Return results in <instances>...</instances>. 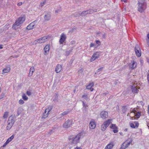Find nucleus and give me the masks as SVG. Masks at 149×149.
Returning a JSON list of instances; mask_svg holds the SVG:
<instances>
[{"label": "nucleus", "mask_w": 149, "mask_h": 149, "mask_svg": "<svg viewBox=\"0 0 149 149\" xmlns=\"http://www.w3.org/2000/svg\"><path fill=\"white\" fill-rule=\"evenodd\" d=\"M125 145L126 146V148H127L130 145V144H129L127 142H126V144H125Z\"/></svg>", "instance_id": "nucleus-56"}, {"label": "nucleus", "mask_w": 149, "mask_h": 149, "mask_svg": "<svg viewBox=\"0 0 149 149\" xmlns=\"http://www.w3.org/2000/svg\"><path fill=\"white\" fill-rule=\"evenodd\" d=\"M25 20V19L24 17H19L18 19L16 20L15 23L13 24L12 28L15 29L16 26H18L22 24Z\"/></svg>", "instance_id": "nucleus-3"}, {"label": "nucleus", "mask_w": 149, "mask_h": 149, "mask_svg": "<svg viewBox=\"0 0 149 149\" xmlns=\"http://www.w3.org/2000/svg\"><path fill=\"white\" fill-rule=\"evenodd\" d=\"M135 113H133L134 116L137 118H139L141 116V111H136Z\"/></svg>", "instance_id": "nucleus-21"}, {"label": "nucleus", "mask_w": 149, "mask_h": 149, "mask_svg": "<svg viewBox=\"0 0 149 149\" xmlns=\"http://www.w3.org/2000/svg\"><path fill=\"white\" fill-rule=\"evenodd\" d=\"M62 70L61 66L59 64H58L55 68V71L56 73L60 72Z\"/></svg>", "instance_id": "nucleus-14"}, {"label": "nucleus", "mask_w": 149, "mask_h": 149, "mask_svg": "<svg viewBox=\"0 0 149 149\" xmlns=\"http://www.w3.org/2000/svg\"><path fill=\"white\" fill-rule=\"evenodd\" d=\"M111 119H109L105 121L103 124L107 127L111 123Z\"/></svg>", "instance_id": "nucleus-17"}, {"label": "nucleus", "mask_w": 149, "mask_h": 149, "mask_svg": "<svg viewBox=\"0 0 149 149\" xmlns=\"http://www.w3.org/2000/svg\"><path fill=\"white\" fill-rule=\"evenodd\" d=\"M82 102L83 103V107L86 108V107H88V105L87 104H86L83 101H82Z\"/></svg>", "instance_id": "nucleus-45"}, {"label": "nucleus", "mask_w": 149, "mask_h": 149, "mask_svg": "<svg viewBox=\"0 0 149 149\" xmlns=\"http://www.w3.org/2000/svg\"><path fill=\"white\" fill-rule=\"evenodd\" d=\"M127 111V109L126 108L125 106H123L122 107V111L123 113H125Z\"/></svg>", "instance_id": "nucleus-30"}, {"label": "nucleus", "mask_w": 149, "mask_h": 149, "mask_svg": "<svg viewBox=\"0 0 149 149\" xmlns=\"http://www.w3.org/2000/svg\"><path fill=\"white\" fill-rule=\"evenodd\" d=\"M8 122L14 124L15 122V118L12 116H10L8 118Z\"/></svg>", "instance_id": "nucleus-16"}, {"label": "nucleus", "mask_w": 149, "mask_h": 149, "mask_svg": "<svg viewBox=\"0 0 149 149\" xmlns=\"http://www.w3.org/2000/svg\"><path fill=\"white\" fill-rule=\"evenodd\" d=\"M96 126V124L95 122H91L89 123V127L91 129H94Z\"/></svg>", "instance_id": "nucleus-18"}, {"label": "nucleus", "mask_w": 149, "mask_h": 149, "mask_svg": "<svg viewBox=\"0 0 149 149\" xmlns=\"http://www.w3.org/2000/svg\"><path fill=\"white\" fill-rule=\"evenodd\" d=\"M129 67L132 69H135L137 66V63L134 61H133L131 63H130L129 64Z\"/></svg>", "instance_id": "nucleus-12"}, {"label": "nucleus", "mask_w": 149, "mask_h": 149, "mask_svg": "<svg viewBox=\"0 0 149 149\" xmlns=\"http://www.w3.org/2000/svg\"><path fill=\"white\" fill-rule=\"evenodd\" d=\"M84 70L82 68H81L79 69L78 70V72L80 73H81L83 72Z\"/></svg>", "instance_id": "nucleus-53"}, {"label": "nucleus", "mask_w": 149, "mask_h": 149, "mask_svg": "<svg viewBox=\"0 0 149 149\" xmlns=\"http://www.w3.org/2000/svg\"><path fill=\"white\" fill-rule=\"evenodd\" d=\"M95 42H96V43L97 44H98V45H100L101 42H100V40H96L95 41Z\"/></svg>", "instance_id": "nucleus-49"}, {"label": "nucleus", "mask_w": 149, "mask_h": 149, "mask_svg": "<svg viewBox=\"0 0 149 149\" xmlns=\"http://www.w3.org/2000/svg\"><path fill=\"white\" fill-rule=\"evenodd\" d=\"M66 38V35L64 33H62L61 35L60 38L59 40L60 44H63V42L65 40Z\"/></svg>", "instance_id": "nucleus-8"}, {"label": "nucleus", "mask_w": 149, "mask_h": 149, "mask_svg": "<svg viewBox=\"0 0 149 149\" xmlns=\"http://www.w3.org/2000/svg\"><path fill=\"white\" fill-rule=\"evenodd\" d=\"M147 45L149 46V39H147Z\"/></svg>", "instance_id": "nucleus-61"}, {"label": "nucleus", "mask_w": 149, "mask_h": 149, "mask_svg": "<svg viewBox=\"0 0 149 149\" xmlns=\"http://www.w3.org/2000/svg\"><path fill=\"white\" fill-rule=\"evenodd\" d=\"M92 10L93 13L96 12L97 11V9L95 8L92 9Z\"/></svg>", "instance_id": "nucleus-55"}, {"label": "nucleus", "mask_w": 149, "mask_h": 149, "mask_svg": "<svg viewBox=\"0 0 149 149\" xmlns=\"http://www.w3.org/2000/svg\"><path fill=\"white\" fill-rule=\"evenodd\" d=\"M14 135L13 134L11 137H9L8 139V140H9V141H10L14 138Z\"/></svg>", "instance_id": "nucleus-41"}, {"label": "nucleus", "mask_w": 149, "mask_h": 149, "mask_svg": "<svg viewBox=\"0 0 149 149\" xmlns=\"http://www.w3.org/2000/svg\"><path fill=\"white\" fill-rule=\"evenodd\" d=\"M88 12H87V10L84 11L82 12L81 13H78V16H85L87 14H88Z\"/></svg>", "instance_id": "nucleus-24"}, {"label": "nucleus", "mask_w": 149, "mask_h": 149, "mask_svg": "<svg viewBox=\"0 0 149 149\" xmlns=\"http://www.w3.org/2000/svg\"><path fill=\"white\" fill-rule=\"evenodd\" d=\"M7 144V143H6V142H5V143L2 146V147H4L6 146Z\"/></svg>", "instance_id": "nucleus-60"}, {"label": "nucleus", "mask_w": 149, "mask_h": 149, "mask_svg": "<svg viewBox=\"0 0 149 149\" xmlns=\"http://www.w3.org/2000/svg\"><path fill=\"white\" fill-rule=\"evenodd\" d=\"M95 46L96 45L94 43H91L90 44V47H95Z\"/></svg>", "instance_id": "nucleus-51"}, {"label": "nucleus", "mask_w": 149, "mask_h": 149, "mask_svg": "<svg viewBox=\"0 0 149 149\" xmlns=\"http://www.w3.org/2000/svg\"><path fill=\"white\" fill-rule=\"evenodd\" d=\"M37 21L35 20L30 24L26 27V29L28 30H31L33 29L37 23Z\"/></svg>", "instance_id": "nucleus-7"}, {"label": "nucleus", "mask_w": 149, "mask_h": 149, "mask_svg": "<svg viewBox=\"0 0 149 149\" xmlns=\"http://www.w3.org/2000/svg\"><path fill=\"white\" fill-rule=\"evenodd\" d=\"M107 128V127L105 126L104 125V124H102V125L101 127V130L103 131H105L106 128Z\"/></svg>", "instance_id": "nucleus-32"}, {"label": "nucleus", "mask_w": 149, "mask_h": 149, "mask_svg": "<svg viewBox=\"0 0 149 149\" xmlns=\"http://www.w3.org/2000/svg\"><path fill=\"white\" fill-rule=\"evenodd\" d=\"M22 112V110L21 109H18L17 111V116L19 115Z\"/></svg>", "instance_id": "nucleus-35"}, {"label": "nucleus", "mask_w": 149, "mask_h": 149, "mask_svg": "<svg viewBox=\"0 0 149 149\" xmlns=\"http://www.w3.org/2000/svg\"><path fill=\"white\" fill-rule=\"evenodd\" d=\"M88 12V14H90L91 13H93L92 9H90L89 10H87Z\"/></svg>", "instance_id": "nucleus-50"}, {"label": "nucleus", "mask_w": 149, "mask_h": 149, "mask_svg": "<svg viewBox=\"0 0 149 149\" xmlns=\"http://www.w3.org/2000/svg\"><path fill=\"white\" fill-rule=\"evenodd\" d=\"M26 94L29 96L31 95V93L30 92L27 91L26 92Z\"/></svg>", "instance_id": "nucleus-54"}, {"label": "nucleus", "mask_w": 149, "mask_h": 149, "mask_svg": "<svg viewBox=\"0 0 149 149\" xmlns=\"http://www.w3.org/2000/svg\"><path fill=\"white\" fill-rule=\"evenodd\" d=\"M136 111H141L140 109H139L138 107L136 108H134V109H131L130 111L131 112H130V114H133V113H136Z\"/></svg>", "instance_id": "nucleus-19"}, {"label": "nucleus", "mask_w": 149, "mask_h": 149, "mask_svg": "<svg viewBox=\"0 0 149 149\" xmlns=\"http://www.w3.org/2000/svg\"><path fill=\"white\" fill-rule=\"evenodd\" d=\"M114 146L113 143L111 142L108 144L105 147V149H111Z\"/></svg>", "instance_id": "nucleus-20"}, {"label": "nucleus", "mask_w": 149, "mask_h": 149, "mask_svg": "<svg viewBox=\"0 0 149 149\" xmlns=\"http://www.w3.org/2000/svg\"><path fill=\"white\" fill-rule=\"evenodd\" d=\"M61 10V8H59L57 9H56L55 11V12L56 13H57L59 12H60Z\"/></svg>", "instance_id": "nucleus-40"}, {"label": "nucleus", "mask_w": 149, "mask_h": 149, "mask_svg": "<svg viewBox=\"0 0 149 149\" xmlns=\"http://www.w3.org/2000/svg\"><path fill=\"white\" fill-rule=\"evenodd\" d=\"M10 142V141H9V140H8V139L5 142L6 143L8 144Z\"/></svg>", "instance_id": "nucleus-59"}, {"label": "nucleus", "mask_w": 149, "mask_h": 149, "mask_svg": "<svg viewBox=\"0 0 149 149\" xmlns=\"http://www.w3.org/2000/svg\"><path fill=\"white\" fill-rule=\"evenodd\" d=\"M34 71V68L33 67H32L30 69V72L29 74V77L31 76Z\"/></svg>", "instance_id": "nucleus-23"}, {"label": "nucleus", "mask_w": 149, "mask_h": 149, "mask_svg": "<svg viewBox=\"0 0 149 149\" xmlns=\"http://www.w3.org/2000/svg\"><path fill=\"white\" fill-rule=\"evenodd\" d=\"M48 40V36H45L38 40H35L33 42V44H36L37 43H44L47 41Z\"/></svg>", "instance_id": "nucleus-4"}, {"label": "nucleus", "mask_w": 149, "mask_h": 149, "mask_svg": "<svg viewBox=\"0 0 149 149\" xmlns=\"http://www.w3.org/2000/svg\"><path fill=\"white\" fill-rule=\"evenodd\" d=\"M22 98L24 100H27L28 99V97H27V96L25 95V94H24L23 95H22Z\"/></svg>", "instance_id": "nucleus-38"}, {"label": "nucleus", "mask_w": 149, "mask_h": 149, "mask_svg": "<svg viewBox=\"0 0 149 149\" xmlns=\"http://www.w3.org/2000/svg\"><path fill=\"white\" fill-rule=\"evenodd\" d=\"M137 84V83H134L133 84L132 86L131 89L132 92L134 93H138V90L137 89L138 87Z\"/></svg>", "instance_id": "nucleus-10"}, {"label": "nucleus", "mask_w": 149, "mask_h": 149, "mask_svg": "<svg viewBox=\"0 0 149 149\" xmlns=\"http://www.w3.org/2000/svg\"><path fill=\"white\" fill-rule=\"evenodd\" d=\"M110 127L113 130L117 128V127L116 126V125L112 124L111 126H110Z\"/></svg>", "instance_id": "nucleus-36"}, {"label": "nucleus", "mask_w": 149, "mask_h": 149, "mask_svg": "<svg viewBox=\"0 0 149 149\" xmlns=\"http://www.w3.org/2000/svg\"><path fill=\"white\" fill-rule=\"evenodd\" d=\"M137 46H136L134 48L135 51L136 56L138 57H139L141 56V51L138 45H137Z\"/></svg>", "instance_id": "nucleus-9"}, {"label": "nucleus", "mask_w": 149, "mask_h": 149, "mask_svg": "<svg viewBox=\"0 0 149 149\" xmlns=\"http://www.w3.org/2000/svg\"><path fill=\"white\" fill-rule=\"evenodd\" d=\"M8 112H5L4 114L3 115V117L4 118H7L8 117Z\"/></svg>", "instance_id": "nucleus-39"}, {"label": "nucleus", "mask_w": 149, "mask_h": 149, "mask_svg": "<svg viewBox=\"0 0 149 149\" xmlns=\"http://www.w3.org/2000/svg\"><path fill=\"white\" fill-rule=\"evenodd\" d=\"M148 114L149 115V105L148 106Z\"/></svg>", "instance_id": "nucleus-64"}, {"label": "nucleus", "mask_w": 149, "mask_h": 149, "mask_svg": "<svg viewBox=\"0 0 149 149\" xmlns=\"http://www.w3.org/2000/svg\"><path fill=\"white\" fill-rule=\"evenodd\" d=\"M118 128L114 129L113 130V132L114 133H117L118 132Z\"/></svg>", "instance_id": "nucleus-48"}, {"label": "nucleus", "mask_w": 149, "mask_h": 149, "mask_svg": "<svg viewBox=\"0 0 149 149\" xmlns=\"http://www.w3.org/2000/svg\"><path fill=\"white\" fill-rule=\"evenodd\" d=\"M101 117L103 119H106L108 117V113L106 111H102L100 114Z\"/></svg>", "instance_id": "nucleus-11"}, {"label": "nucleus", "mask_w": 149, "mask_h": 149, "mask_svg": "<svg viewBox=\"0 0 149 149\" xmlns=\"http://www.w3.org/2000/svg\"><path fill=\"white\" fill-rule=\"evenodd\" d=\"M50 46L49 45H47L45 46L44 49V54L45 55H47L50 49L49 48Z\"/></svg>", "instance_id": "nucleus-13"}, {"label": "nucleus", "mask_w": 149, "mask_h": 149, "mask_svg": "<svg viewBox=\"0 0 149 149\" xmlns=\"http://www.w3.org/2000/svg\"><path fill=\"white\" fill-rule=\"evenodd\" d=\"M103 68V67H101V68H100L98 69L97 70V72H100V71H102V70Z\"/></svg>", "instance_id": "nucleus-47"}, {"label": "nucleus", "mask_w": 149, "mask_h": 149, "mask_svg": "<svg viewBox=\"0 0 149 149\" xmlns=\"http://www.w3.org/2000/svg\"><path fill=\"white\" fill-rule=\"evenodd\" d=\"M8 122V123L7 125V126L6 127V129L7 130H9L11 128V127L13 126V123H10V122Z\"/></svg>", "instance_id": "nucleus-27"}, {"label": "nucleus", "mask_w": 149, "mask_h": 149, "mask_svg": "<svg viewBox=\"0 0 149 149\" xmlns=\"http://www.w3.org/2000/svg\"><path fill=\"white\" fill-rule=\"evenodd\" d=\"M48 114V113H47L46 112H45V111L43 113V116L42 117V118L44 119L46 118L47 117Z\"/></svg>", "instance_id": "nucleus-29"}, {"label": "nucleus", "mask_w": 149, "mask_h": 149, "mask_svg": "<svg viewBox=\"0 0 149 149\" xmlns=\"http://www.w3.org/2000/svg\"><path fill=\"white\" fill-rule=\"evenodd\" d=\"M4 95H5L4 93H1L0 95L1 97H0V99H2V98H3L4 97Z\"/></svg>", "instance_id": "nucleus-52"}, {"label": "nucleus", "mask_w": 149, "mask_h": 149, "mask_svg": "<svg viewBox=\"0 0 149 149\" xmlns=\"http://www.w3.org/2000/svg\"><path fill=\"white\" fill-rule=\"evenodd\" d=\"M51 18V16L49 13H47L44 16L45 20L46 21H48Z\"/></svg>", "instance_id": "nucleus-22"}, {"label": "nucleus", "mask_w": 149, "mask_h": 149, "mask_svg": "<svg viewBox=\"0 0 149 149\" xmlns=\"http://www.w3.org/2000/svg\"><path fill=\"white\" fill-rule=\"evenodd\" d=\"M94 86V83L93 82L90 83L86 87V88L88 89H89L91 91H93V89L92 88V87Z\"/></svg>", "instance_id": "nucleus-15"}, {"label": "nucleus", "mask_w": 149, "mask_h": 149, "mask_svg": "<svg viewBox=\"0 0 149 149\" xmlns=\"http://www.w3.org/2000/svg\"><path fill=\"white\" fill-rule=\"evenodd\" d=\"M70 111H66L63 112L62 113H61V115L63 116H64L67 114L70 113Z\"/></svg>", "instance_id": "nucleus-34"}, {"label": "nucleus", "mask_w": 149, "mask_h": 149, "mask_svg": "<svg viewBox=\"0 0 149 149\" xmlns=\"http://www.w3.org/2000/svg\"><path fill=\"white\" fill-rule=\"evenodd\" d=\"M78 13H76L75 14V16L76 17H79V16H77V15H78Z\"/></svg>", "instance_id": "nucleus-62"}, {"label": "nucleus", "mask_w": 149, "mask_h": 149, "mask_svg": "<svg viewBox=\"0 0 149 149\" xmlns=\"http://www.w3.org/2000/svg\"><path fill=\"white\" fill-rule=\"evenodd\" d=\"M125 141H127V143L130 144L131 143H132V142L133 141V140L132 138H129Z\"/></svg>", "instance_id": "nucleus-33"}, {"label": "nucleus", "mask_w": 149, "mask_h": 149, "mask_svg": "<svg viewBox=\"0 0 149 149\" xmlns=\"http://www.w3.org/2000/svg\"><path fill=\"white\" fill-rule=\"evenodd\" d=\"M52 109H51V107H48L46 109L45 111V112H47V113H48L50 111H51V110Z\"/></svg>", "instance_id": "nucleus-37"}, {"label": "nucleus", "mask_w": 149, "mask_h": 149, "mask_svg": "<svg viewBox=\"0 0 149 149\" xmlns=\"http://www.w3.org/2000/svg\"><path fill=\"white\" fill-rule=\"evenodd\" d=\"M82 98H84V99L86 100H87L88 99V97L87 94L83 95L82 96Z\"/></svg>", "instance_id": "nucleus-31"}, {"label": "nucleus", "mask_w": 149, "mask_h": 149, "mask_svg": "<svg viewBox=\"0 0 149 149\" xmlns=\"http://www.w3.org/2000/svg\"><path fill=\"white\" fill-rule=\"evenodd\" d=\"M147 80L149 79V73L148 74L147 76Z\"/></svg>", "instance_id": "nucleus-63"}, {"label": "nucleus", "mask_w": 149, "mask_h": 149, "mask_svg": "<svg viewBox=\"0 0 149 149\" xmlns=\"http://www.w3.org/2000/svg\"><path fill=\"white\" fill-rule=\"evenodd\" d=\"M22 4V2H19L17 3V6H21Z\"/></svg>", "instance_id": "nucleus-58"}, {"label": "nucleus", "mask_w": 149, "mask_h": 149, "mask_svg": "<svg viewBox=\"0 0 149 149\" xmlns=\"http://www.w3.org/2000/svg\"><path fill=\"white\" fill-rule=\"evenodd\" d=\"M134 124H135V127H137L139 125V123L138 122H134Z\"/></svg>", "instance_id": "nucleus-42"}, {"label": "nucleus", "mask_w": 149, "mask_h": 149, "mask_svg": "<svg viewBox=\"0 0 149 149\" xmlns=\"http://www.w3.org/2000/svg\"><path fill=\"white\" fill-rule=\"evenodd\" d=\"M58 95L55 94L53 97V101L55 102H58Z\"/></svg>", "instance_id": "nucleus-25"}, {"label": "nucleus", "mask_w": 149, "mask_h": 149, "mask_svg": "<svg viewBox=\"0 0 149 149\" xmlns=\"http://www.w3.org/2000/svg\"><path fill=\"white\" fill-rule=\"evenodd\" d=\"M54 132V130H52L50 132L48 133L50 135L52 132Z\"/></svg>", "instance_id": "nucleus-57"}, {"label": "nucleus", "mask_w": 149, "mask_h": 149, "mask_svg": "<svg viewBox=\"0 0 149 149\" xmlns=\"http://www.w3.org/2000/svg\"><path fill=\"white\" fill-rule=\"evenodd\" d=\"M82 135V133H80L76 135L70 136L69 137L68 140L70 141L71 144H77L79 142L80 139Z\"/></svg>", "instance_id": "nucleus-1"}, {"label": "nucleus", "mask_w": 149, "mask_h": 149, "mask_svg": "<svg viewBox=\"0 0 149 149\" xmlns=\"http://www.w3.org/2000/svg\"><path fill=\"white\" fill-rule=\"evenodd\" d=\"M45 3H46L45 1H44L42 2L40 4V6L41 7L42 6H44V5L45 4Z\"/></svg>", "instance_id": "nucleus-43"}, {"label": "nucleus", "mask_w": 149, "mask_h": 149, "mask_svg": "<svg viewBox=\"0 0 149 149\" xmlns=\"http://www.w3.org/2000/svg\"><path fill=\"white\" fill-rule=\"evenodd\" d=\"M100 56V53L98 52H95L93 55L90 60V62H92L98 58Z\"/></svg>", "instance_id": "nucleus-6"}, {"label": "nucleus", "mask_w": 149, "mask_h": 149, "mask_svg": "<svg viewBox=\"0 0 149 149\" xmlns=\"http://www.w3.org/2000/svg\"><path fill=\"white\" fill-rule=\"evenodd\" d=\"M127 141H125L122 145L120 149H125L126 148L125 147L126 146L125 144H126Z\"/></svg>", "instance_id": "nucleus-28"}, {"label": "nucleus", "mask_w": 149, "mask_h": 149, "mask_svg": "<svg viewBox=\"0 0 149 149\" xmlns=\"http://www.w3.org/2000/svg\"><path fill=\"white\" fill-rule=\"evenodd\" d=\"M72 122V120H68L63 124V126L64 127L67 128L70 127L73 124V123Z\"/></svg>", "instance_id": "nucleus-5"}, {"label": "nucleus", "mask_w": 149, "mask_h": 149, "mask_svg": "<svg viewBox=\"0 0 149 149\" xmlns=\"http://www.w3.org/2000/svg\"><path fill=\"white\" fill-rule=\"evenodd\" d=\"M138 10L141 13L144 11L146 8V3L144 0H139L138 3Z\"/></svg>", "instance_id": "nucleus-2"}, {"label": "nucleus", "mask_w": 149, "mask_h": 149, "mask_svg": "<svg viewBox=\"0 0 149 149\" xmlns=\"http://www.w3.org/2000/svg\"><path fill=\"white\" fill-rule=\"evenodd\" d=\"M10 68L7 67L6 68L4 69L3 70V72L4 73H7L10 72Z\"/></svg>", "instance_id": "nucleus-26"}, {"label": "nucleus", "mask_w": 149, "mask_h": 149, "mask_svg": "<svg viewBox=\"0 0 149 149\" xmlns=\"http://www.w3.org/2000/svg\"><path fill=\"white\" fill-rule=\"evenodd\" d=\"M130 126L132 128H135V127L134 124L133 123H131Z\"/></svg>", "instance_id": "nucleus-46"}, {"label": "nucleus", "mask_w": 149, "mask_h": 149, "mask_svg": "<svg viewBox=\"0 0 149 149\" xmlns=\"http://www.w3.org/2000/svg\"><path fill=\"white\" fill-rule=\"evenodd\" d=\"M24 102L22 100H20L19 101V103L20 104H22L24 103Z\"/></svg>", "instance_id": "nucleus-44"}]
</instances>
